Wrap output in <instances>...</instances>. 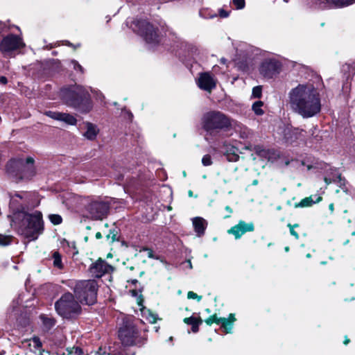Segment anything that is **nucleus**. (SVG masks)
<instances>
[{
    "label": "nucleus",
    "mask_w": 355,
    "mask_h": 355,
    "mask_svg": "<svg viewBox=\"0 0 355 355\" xmlns=\"http://www.w3.org/2000/svg\"><path fill=\"white\" fill-rule=\"evenodd\" d=\"M53 265L58 269H62L64 266L62 261V257L58 252H54L52 254Z\"/></svg>",
    "instance_id": "obj_24"
},
{
    "label": "nucleus",
    "mask_w": 355,
    "mask_h": 355,
    "mask_svg": "<svg viewBox=\"0 0 355 355\" xmlns=\"http://www.w3.org/2000/svg\"><path fill=\"white\" fill-rule=\"evenodd\" d=\"M61 121H63L66 123L68 125H76L77 123V119L76 117L68 113H63L62 116H61Z\"/></svg>",
    "instance_id": "obj_25"
},
{
    "label": "nucleus",
    "mask_w": 355,
    "mask_h": 355,
    "mask_svg": "<svg viewBox=\"0 0 355 355\" xmlns=\"http://www.w3.org/2000/svg\"><path fill=\"white\" fill-rule=\"evenodd\" d=\"M97 289L95 280H83L76 283L73 292L80 303L92 305L96 302Z\"/></svg>",
    "instance_id": "obj_6"
},
{
    "label": "nucleus",
    "mask_w": 355,
    "mask_h": 355,
    "mask_svg": "<svg viewBox=\"0 0 355 355\" xmlns=\"http://www.w3.org/2000/svg\"><path fill=\"white\" fill-rule=\"evenodd\" d=\"M291 109L303 118H311L321 110L320 94L312 84H299L288 93Z\"/></svg>",
    "instance_id": "obj_2"
},
{
    "label": "nucleus",
    "mask_w": 355,
    "mask_h": 355,
    "mask_svg": "<svg viewBox=\"0 0 355 355\" xmlns=\"http://www.w3.org/2000/svg\"><path fill=\"white\" fill-rule=\"evenodd\" d=\"M97 354H98V355H101L99 352H96V355H97Z\"/></svg>",
    "instance_id": "obj_64"
},
{
    "label": "nucleus",
    "mask_w": 355,
    "mask_h": 355,
    "mask_svg": "<svg viewBox=\"0 0 355 355\" xmlns=\"http://www.w3.org/2000/svg\"><path fill=\"white\" fill-rule=\"evenodd\" d=\"M51 222L54 225H59L62 223V217L58 214H51L49 216Z\"/></svg>",
    "instance_id": "obj_32"
},
{
    "label": "nucleus",
    "mask_w": 355,
    "mask_h": 355,
    "mask_svg": "<svg viewBox=\"0 0 355 355\" xmlns=\"http://www.w3.org/2000/svg\"><path fill=\"white\" fill-rule=\"evenodd\" d=\"M232 128H234L236 132H239L240 137L243 139L248 138L251 134L250 130L247 127L236 120H234V123Z\"/></svg>",
    "instance_id": "obj_20"
},
{
    "label": "nucleus",
    "mask_w": 355,
    "mask_h": 355,
    "mask_svg": "<svg viewBox=\"0 0 355 355\" xmlns=\"http://www.w3.org/2000/svg\"><path fill=\"white\" fill-rule=\"evenodd\" d=\"M322 200V197L318 196L315 200H314L312 196L306 197L302 199L298 204L295 205V207H310L313 204L320 202Z\"/></svg>",
    "instance_id": "obj_23"
},
{
    "label": "nucleus",
    "mask_w": 355,
    "mask_h": 355,
    "mask_svg": "<svg viewBox=\"0 0 355 355\" xmlns=\"http://www.w3.org/2000/svg\"><path fill=\"white\" fill-rule=\"evenodd\" d=\"M288 250H289V248H288V247H286V248H285V251H286V252H288Z\"/></svg>",
    "instance_id": "obj_57"
},
{
    "label": "nucleus",
    "mask_w": 355,
    "mask_h": 355,
    "mask_svg": "<svg viewBox=\"0 0 355 355\" xmlns=\"http://www.w3.org/2000/svg\"><path fill=\"white\" fill-rule=\"evenodd\" d=\"M144 251H146L148 252V257L149 258H151V259H157L155 255H154V252L153 251L151 250V249H149V248H144L143 249Z\"/></svg>",
    "instance_id": "obj_44"
},
{
    "label": "nucleus",
    "mask_w": 355,
    "mask_h": 355,
    "mask_svg": "<svg viewBox=\"0 0 355 355\" xmlns=\"http://www.w3.org/2000/svg\"><path fill=\"white\" fill-rule=\"evenodd\" d=\"M202 323V320H198V322L197 323H196L195 324H193L191 327L192 331L194 333L198 332L199 330V325H200Z\"/></svg>",
    "instance_id": "obj_42"
},
{
    "label": "nucleus",
    "mask_w": 355,
    "mask_h": 355,
    "mask_svg": "<svg viewBox=\"0 0 355 355\" xmlns=\"http://www.w3.org/2000/svg\"><path fill=\"white\" fill-rule=\"evenodd\" d=\"M60 97L65 103L81 113H87L92 108V103L88 91L80 85L63 87Z\"/></svg>",
    "instance_id": "obj_3"
},
{
    "label": "nucleus",
    "mask_w": 355,
    "mask_h": 355,
    "mask_svg": "<svg viewBox=\"0 0 355 355\" xmlns=\"http://www.w3.org/2000/svg\"><path fill=\"white\" fill-rule=\"evenodd\" d=\"M8 80L5 76H0V84L6 85Z\"/></svg>",
    "instance_id": "obj_47"
},
{
    "label": "nucleus",
    "mask_w": 355,
    "mask_h": 355,
    "mask_svg": "<svg viewBox=\"0 0 355 355\" xmlns=\"http://www.w3.org/2000/svg\"><path fill=\"white\" fill-rule=\"evenodd\" d=\"M206 311H207V312H208V313H209V312H210V311H209V309H206Z\"/></svg>",
    "instance_id": "obj_63"
},
{
    "label": "nucleus",
    "mask_w": 355,
    "mask_h": 355,
    "mask_svg": "<svg viewBox=\"0 0 355 355\" xmlns=\"http://www.w3.org/2000/svg\"><path fill=\"white\" fill-rule=\"evenodd\" d=\"M187 297L189 299H195L198 301H200L202 300V296L198 295L196 293H195L193 291H189L187 293Z\"/></svg>",
    "instance_id": "obj_38"
},
{
    "label": "nucleus",
    "mask_w": 355,
    "mask_h": 355,
    "mask_svg": "<svg viewBox=\"0 0 355 355\" xmlns=\"http://www.w3.org/2000/svg\"><path fill=\"white\" fill-rule=\"evenodd\" d=\"M96 236V238L97 239H101V238H102L101 233V232H97V233L96 234V236Z\"/></svg>",
    "instance_id": "obj_50"
},
{
    "label": "nucleus",
    "mask_w": 355,
    "mask_h": 355,
    "mask_svg": "<svg viewBox=\"0 0 355 355\" xmlns=\"http://www.w3.org/2000/svg\"><path fill=\"white\" fill-rule=\"evenodd\" d=\"M35 174L33 158L29 157L23 159V166L21 168L19 182L31 180Z\"/></svg>",
    "instance_id": "obj_15"
},
{
    "label": "nucleus",
    "mask_w": 355,
    "mask_h": 355,
    "mask_svg": "<svg viewBox=\"0 0 355 355\" xmlns=\"http://www.w3.org/2000/svg\"><path fill=\"white\" fill-rule=\"evenodd\" d=\"M288 227L290 228L291 234L295 237V239H299L298 234L294 230V226H292L291 224H288Z\"/></svg>",
    "instance_id": "obj_43"
},
{
    "label": "nucleus",
    "mask_w": 355,
    "mask_h": 355,
    "mask_svg": "<svg viewBox=\"0 0 355 355\" xmlns=\"http://www.w3.org/2000/svg\"><path fill=\"white\" fill-rule=\"evenodd\" d=\"M23 166V159H12L6 164V173L13 181L19 182L21 168Z\"/></svg>",
    "instance_id": "obj_13"
},
{
    "label": "nucleus",
    "mask_w": 355,
    "mask_h": 355,
    "mask_svg": "<svg viewBox=\"0 0 355 355\" xmlns=\"http://www.w3.org/2000/svg\"><path fill=\"white\" fill-rule=\"evenodd\" d=\"M329 208L331 210V211L332 212L334 211V205L333 204H330L329 206Z\"/></svg>",
    "instance_id": "obj_51"
},
{
    "label": "nucleus",
    "mask_w": 355,
    "mask_h": 355,
    "mask_svg": "<svg viewBox=\"0 0 355 355\" xmlns=\"http://www.w3.org/2000/svg\"><path fill=\"white\" fill-rule=\"evenodd\" d=\"M349 343V340L348 338H345V340L344 341V344L347 345Z\"/></svg>",
    "instance_id": "obj_52"
},
{
    "label": "nucleus",
    "mask_w": 355,
    "mask_h": 355,
    "mask_svg": "<svg viewBox=\"0 0 355 355\" xmlns=\"http://www.w3.org/2000/svg\"><path fill=\"white\" fill-rule=\"evenodd\" d=\"M231 147H234L231 145H226V149L225 153H232V150H231Z\"/></svg>",
    "instance_id": "obj_48"
},
{
    "label": "nucleus",
    "mask_w": 355,
    "mask_h": 355,
    "mask_svg": "<svg viewBox=\"0 0 355 355\" xmlns=\"http://www.w3.org/2000/svg\"><path fill=\"white\" fill-rule=\"evenodd\" d=\"M116 236H117V232L115 231V230H110V234L107 235V239L111 238L112 241H114L116 240Z\"/></svg>",
    "instance_id": "obj_41"
},
{
    "label": "nucleus",
    "mask_w": 355,
    "mask_h": 355,
    "mask_svg": "<svg viewBox=\"0 0 355 355\" xmlns=\"http://www.w3.org/2000/svg\"><path fill=\"white\" fill-rule=\"evenodd\" d=\"M128 114H129V116H130V118H132V113L128 112Z\"/></svg>",
    "instance_id": "obj_59"
},
{
    "label": "nucleus",
    "mask_w": 355,
    "mask_h": 355,
    "mask_svg": "<svg viewBox=\"0 0 355 355\" xmlns=\"http://www.w3.org/2000/svg\"><path fill=\"white\" fill-rule=\"evenodd\" d=\"M263 105V103L261 101H257L252 104V110L256 115L261 116L264 114V111L262 109Z\"/></svg>",
    "instance_id": "obj_26"
},
{
    "label": "nucleus",
    "mask_w": 355,
    "mask_h": 355,
    "mask_svg": "<svg viewBox=\"0 0 355 355\" xmlns=\"http://www.w3.org/2000/svg\"><path fill=\"white\" fill-rule=\"evenodd\" d=\"M41 319L42 320L43 324L46 329H51L55 324V320L52 318L41 315Z\"/></svg>",
    "instance_id": "obj_28"
},
{
    "label": "nucleus",
    "mask_w": 355,
    "mask_h": 355,
    "mask_svg": "<svg viewBox=\"0 0 355 355\" xmlns=\"http://www.w3.org/2000/svg\"><path fill=\"white\" fill-rule=\"evenodd\" d=\"M70 62L73 65V68L74 70L80 71L81 73H84L83 67L76 60H71Z\"/></svg>",
    "instance_id": "obj_37"
},
{
    "label": "nucleus",
    "mask_w": 355,
    "mask_h": 355,
    "mask_svg": "<svg viewBox=\"0 0 355 355\" xmlns=\"http://www.w3.org/2000/svg\"><path fill=\"white\" fill-rule=\"evenodd\" d=\"M86 128L87 130L84 133V136L89 139V140H94L96 137V135L98 134V130L96 127V125L87 122L86 123Z\"/></svg>",
    "instance_id": "obj_21"
},
{
    "label": "nucleus",
    "mask_w": 355,
    "mask_h": 355,
    "mask_svg": "<svg viewBox=\"0 0 355 355\" xmlns=\"http://www.w3.org/2000/svg\"><path fill=\"white\" fill-rule=\"evenodd\" d=\"M219 16L223 18L227 17L229 16V12L223 9L219 10Z\"/></svg>",
    "instance_id": "obj_45"
},
{
    "label": "nucleus",
    "mask_w": 355,
    "mask_h": 355,
    "mask_svg": "<svg viewBox=\"0 0 355 355\" xmlns=\"http://www.w3.org/2000/svg\"><path fill=\"white\" fill-rule=\"evenodd\" d=\"M268 160L270 162L279 161V164H283L284 166H288L290 164L289 159L282 157L279 153L276 151L270 153Z\"/></svg>",
    "instance_id": "obj_22"
},
{
    "label": "nucleus",
    "mask_w": 355,
    "mask_h": 355,
    "mask_svg": "<svg viewBox=\"0 0 355 355\" xmlns=\"http://www.w3.org/2000/svg\"><path fill=\"white\" fill-rule=\"evenodd\" d=\"M11 26L9 24V21H0V34L3 33H7L9 31Z\"/></svg>",
    "instance_id": "obj_31"
},
{
    "label": "nucleus",
    "mask_w": 355,
    "mask_h": 355,
    "mask_svg": "<svg viewBox=\"0 0 355 355\" xmlns=\"http://www.w3.org/2000/svg\"><path fill=\"white\" fill-rule=\"evenodd\" d=\"M32 341L34 344V346L37 348H40L42 346V342L38 337H33Z\"/></svg>",
    "instance_id": "obj_40"
},
{
    "label": "nucleus",
    "mask_w": 355,
    "mask_h": 355,
    "mask_svg": "<svg viewBox=\"0 0 355 355\" xmlns=\"http://www.w3.org/2000/svg\"><path fill=\"white\" fill-rule=\"evenodd\" d=\"M57 313L65 319L76 318L81 313V306L71 293L63 294L55 303Z\"/></svg>",
    "instance_id": "obj_5"
},
{
    "label": "nucleus",
    "mask_w": 355,
    "mask_h": 355,
    "mask_svg": "<svg viewBox=\"0 0 355 355\" xmlns=\"http://www.w3.org/2000/svg\"><path fill=\"white\" fill-rule=\"evenodd\" d=\"M220 62H221L222 63L225 64V62H226V60H225V58H221Z\"/></svg>",
    "instance_id": "obj_53"
},
{
    "label": "nucleus",
    "mask_w": 355,
    "mask_h": 355,
    "mask_svg": "<svg viewBox=\"0 0 355 355\" xmlns=\"http://www.w3.org/2000/svg\"><path fill=\"white\" fill-rule=\"evenodd\" d=\"M130 27L143 37L147 43L154 44L158 42L157 29L146 19H136L131 22Z\"/></svg>",
    "instance_id": "obj_8"
},
{
    "label": "nucleus",
    "mask_w": 355,
    "mask_h": 355,
    "mask_svg": "<svg viewBox=\"0 0 355 355\" xmlns=\"http://www.w3.org/2000/svg\"><path fill=\"white\" fill-rule=\"evenodd\" d=\"M232 153H225V155L229 162H237L239 159V155L237 153L238 149L235 147H231Z\"/></svg>",
    "instance_id": "obj_27"
},
{
    "label": "nucleus",
    "mask_w": 355,
    "mask_h": 355,
    "mask_svg": "<svg viewBox=\"0 0 355 355\" xmlns=\"http://www.w3.org/2000/svg\"><path fill=\"white\" fill-rule=\"evenodd\" d=\"M292 132L296 136V138H297V135L304 137L305 131L300 128H294L292 130Z\"/></svg>",
    "instance_id": "obj_39"
},
{
    "label": "nucleus",
    "mask_w": 355,
    "mask_h": 355,
    "mask_svg": "<svg viewBox=\"0 0 355 355\" xmlns=\"http://www.w3.org/2000/svg\"><path fill=\"white\" fill-rule=\"evenodd\" d=\"M254 230L253 223H245L240 220L239 223L227 230L228 234L234 235L236 239H240L244 234Z\"/></svg>",
    "instance_id": "obj_16"
},
{
    "label": "nucleus",
    "mask_w": 355,
    "mask_h": 355,
    "mask_svg": "<svg viewBox=\"0 0 355 355\" xmlns=\"http://www.w3.org/2000/svg\"><path fill=\"white\" fill-rule=\"evenodd\" d=\"M66 44L68 45V46H71L72 44L69 42H66Z\"/></svg>",
    "instance_id": "obj_55"
},
{
    "label": "nucleus",
    "mask_w": 355,
    "mask_h": 355,
    "mask_svg": "<svg viewBox=\"0 0 355 355\" xmlns=\"http://www.w3.org/2000/svg\"><path fill=\"white\" fill-rule=\"evenodd\" d=\"M132 282L133 284H136V283L137 282V279H134V280H132Z\"/></svg>",
    "instance_id": "obj_56"
},
{
    "label": "nucleus",
    "mask_w": 355,
    "mask_h": 355,
    "mask_svg": "<svg viewBox=\"0 0 355 355\" xmlns=\"http://www.w3.org/2000/svg\"><path fill=\"white\" fill-rule=\"evenodd\" d=\"M45 114L46 116H49L50 118L55 119V120H58V121H60L61 116H62V112H53V111H47V112H46Z\"/></svg>",
    "instance_id": "obj_30"
},
{
    "label": "nucleus",
    "mask_w": 355,
    "mask_h": 355,
    "mask_svg": "<svg viewBox=\"0 0 355 355\" xmlns=\"http://www.w3.org/2000/svg\"><path fill=\"white\" fill-rule=\"evenodd\" d=\"M324 182L327 184H329L332 182L336 183L340 187H342L345 184V180L342 178L341 174H340L336 170L334 171L332 177H325Z\"/></svg>",
    "instance_id": "obj_19"
},
{
    "label": "nucleus",
    "mask_w": 355,
    "mask_h": 355,
    "mask_svg": "<svg viewBox=\"0 0 355 355\" xmlns=\"http://www.w3.org/2000/svg\"><path fill=\"white\" fill-rule=\"evenodd\" d=\"M212 159L210 155H205L202 159V164L204 166H209L212 164Z\"/></svg>",
    "instance_id": "obj_34"
},
{
    "label": "nucleus",
    "mask_w": 355,
    "mask_h": 355,
    "mask_svg": "<svg viewBox=\"0 0 355 355\" xmlns=\"http://www.w3.org/2000/svg\"><path fill=\"white\" fill-rule=\"evenodd\" d=\"M234 120L220 111H209L201 119V125L207 135L215 136L221 130L232 128Z\"/></svg>",
    "instance_id": "obj_4"
},
{
    "label": "nucleus",
    "mask_w": 355,
    "mask_h": 355,
    "mask_svg": "<svg viewBox=\"0 0 355 355\" xmlns=\"http://www.w3.org/2000/svg\"><path fill=\"white\" fill-rule=\"evenodd\" d=\"M148 320L150 322L154 323L157 320V316L154 314H150Z\"/></svg>",
    "instance_id": "obj_46"
},
{
    "label": "nucleus",
    "mask_w": 355,
    "mask_h": 355,
    "mask_svg": "<svg viewBox=\"0 0 355 355\" xmlns=\"http://www.w3.org/2000/svg\"><path fill=\"white\" fill-rule=\"evenodd\" d=\"M24 46V44L21 37L13 34H10L4 37L0 42V51L4 55H8Z\"/></svg>",
    "instance_id": "obj_10"
},
{
    "label": "nucleus",
    "mask_w": 355,
    "mask_h": 355,
    "mask_svg": "<svg viewBox=\"0 0 355 355\" xmlns=\"http://www.w3.org/2000/svg\"><path fill=\"white\" fill-rule=\"evenodd\" d=\"M194 230L198 236H201L205 234L207 225V221L201 217H196L192 220Z\"/></svg>",
    "instance_id": "obj_18"
},
{
    "label": "nucleus",
    "mask_w": 355,
    "mask_h": 355,
    "mask_svg": "<svg viewBox=\"0 0 355 355\" xmlns=\"http://www.w3.org/2000/svg\"><path fill=\"white\" fill-rule=\"evenodd\" d=\"M225 210L227 211H228L230 214L232 213V209H231V207L230 206H226L225 207Z\"/></svg>",
    "instance_id": "obj_49"
},
{
    "label": "nucleus",
    "mask_w": 355,
    "mask_h": 355,
    "mask_svg": "<svg viewBox=\"0 0 355 355\" xmlns=\"http://www.w3.org/2000/svg\"><path fill=\"white\" fill-rule=\"evenodd\" d=\"M12 241V237L10 236L0 234V245L6 246L10 245Z\"/></svg>",
    "instance_id": "obj_29"
},
{
    "label": "nucleus",
    "mask_w": 355,
    "mask_h": 355,
    "mask_svg": "<svg viewBox=\"0 0 355 355\" xmlns=\"http://www.w3.org/2000/svg\"><path fill=\"white\" fill-rule=\"evenodd\" d=\"M188 262H189V268H192V265H191V261H189Z\"/></svg>",
    "instance_id": "obj_54"
},
{
    "label": "nucleus",
    "mask_w": 355,
    "mask_h": 355,
    "mask_svg": "<svg viewBox=\"0 0 355 355\" xmlns=\"http://www.w3.org/2000/svg\"><path fill=\"white\" fill-rule=\"evenodd\" d=\"M189 196H192V191H190L189 192Z\"/></svg>",
    "instance_id": "obj_61"
},
{
    "label": "nucleus",
    "mask_w": 355,
    "mask_h": 355,
    "mask_svg": "<svg viewBox=\"0 0 355 355\" xmlns=\"http://www.w3.org/2000/svg\"><path fill=\"white\" fill-rule=\"evenodd\" d=\"M119 338L125 346H139L144 345L146 338L139 335L135 326L130 322H124L119 330Z\"/></svg>",
    "instance_id": "obj_7"
},
{
    "label": "nucleus",
    "mask_w": 355,
    "mask_h": 355,
    "mask_svg": "<svg viewBox=\"0 0 355 355\" xmlns=\"http://www.w3.org/2000/svg\"><path fill=\"white\" fill-rule=\"evenodd\" d=\"M202 320L200 318H195V317L191 316L189 318H185L183 320V321L187 324H190V325L193 326V324L197 323L198 322V320Z\"/></svg>",
    "instance_id": "obj_33"
},
{
    "label": "nucleus",
    "mask_w": 355,
    "mask_h": 355,
    "mask_svg": "<svg viewBox=\"0 0 355 355\" xmlns=\"http://www.w3.org/2000/svg\"><path fill=\"white\" fill-rule=\"evenodd\" d=\"M232 3L238 10L244 8L245 6V0H232Z\"/></svg>",
    "instance_id": "obj_36"
},
{
    "label": "nucleus",
    "mask_w": 355,
    "mask_h": 355,
    "mask_svg": "<svg viewBox=\"0 0 355 355\" xmlns=\"http://www.w3.org/2000/svg\"><path fill=\"white\" fill-rule=\"evenodd\" d=\"M87 209L93 219L102 220L110 209V204L104 201L94 200L87 207Z\"/></svg>",
    "instance_id": "obj_11"
},
{
    "label": "nucleus",
    "mask_w": 355,
    "mask_h": 355,
    "mask_svg": "<svg viewBox=\"0 0 355 355\" xmlns=\"http://www.w3.org/2000/svg\"><path fill=\"white\" fill-rule=\"evenodd\" d=\"M235 320L234 314L231 313L228 318H218L216 315H214L205 320V323L208 325H211L215 322L218 324H220L221 327L224 329L225 332L228 334L231 333L233 327V322Z\"/></svg>",
    "instance_id": "obj_12"
},
{
    "label": "nucleus",
    "mask_w": 355,
    "mask_h": 355,
    "mask_svg": "<svg viewBox=\"0 0 355 355\" xmlns=\"http://www.w3.org/2000/svg\"><path fill=\"white\" fill-rule=\"evenodd\" d=\"M112 270L113 268L101 259L92 263L89 268V271L92 276L98 278L101 277L106 273L110 272Z\"/></svg>",
    "instance_id": "obj_17"
},
{
    "label": "nucleus",
    "mask_w": 355,
    "mask_h": 355,
    "mask_svg": "<svg viewBox=\"0 0 355 355\" xmlns=\"http://www.w3.org/2000/svg\"><path fill=\"white\" fill-rule=\"evenodd\" d=\"M262 94L261 86H256L252 89V96L254 98H260Z\"/></svg>",
    "instance_id": "obj_35"
},
{
    "label": "nucleus",
    "mask_w": 355,
    "mask_h": 355,
    "mask_svg": "<svg viewBox=\"0 0 355 355\" xmlns=\"http://www.w3.org/2000/svg\"><path fill=\"white\" fill-rule=\"evenodd\" d=\"M197 85L201 89L210 93L216 87V80L210 73H200L197 80Z\"/></svg>",
    "instance_id": "obj_14"
},
{
    "label": "nucleus",
    "mask_w": 355,
    "mask_h": 355,
    "mask_svg": "<svg viewBox=\"0 0 355 355\" xmlns=\"http://www.w3.org/2000/svg\"><path fill=\"white\" fill-rule=\"evenodd\" d=\"M306 257H307V258H310V257H311V254H310L309 253V254H306Z\"/></svg>",
    "instance_id": "obj_58"
},
{
    "label": "nucleus",
    "mask_w": 355,
    "mask_h": 355,
    "mask_svg": "<svg viewBox=\"0 0 355 355\" xmlns=\"http://www.w3.org/2000/svg\"><path fill=\"white\" fill-rule=\"evenodd\" d=\"M293 226H294V227H298V225L297 224H295Z\"/></svg>",
    "instance_id": "obj_62"
},
{
    "label": "nucleus",
    "mask_w": 355,
    "mask_h": 355,
    "mask_svg": "<svg viewBox=\"0 0 355 355\" xmlns=\"http://www.w3.org/2000/svg\"><path fill=\"white\" fill-rule=\"evenodd\" d=\"M282 63L275 58L265 59L259 67L260 73L266 78H272L279 73L282 69Z\"/></svg>",
    "instance_id": "obj_9"
},
{
    "label": "nucleus",
    "mask_w": 355,
    "mask_h": 355,
    "mask_svg": "<svg viewBox=\"0 0 355 355\" xmlns=\"http://www.w3.org/2000/svg\"><path fill=\"white\" fill-rule=\"evenodd\" d=\"M253 184H257V180H254V181L253 182Z\"/></svg>",
    "instance_id": "obj_60"
},
{
    "label": "nucleus",
    "mask_w": 355,
    "mask_h": 355,
    "mask_svg": "<svg viewBox=\"0 0 355 355\" xmlns=\"http://www.w3.org/2000/svg\"><path fill=\"white\" fill-rule=\"evenodd\" d=\"M9 208L11 214V225L17 232L31 240L37 239L43 231V220L42 213L35 211L32 214L25 211V209L33 208L37 205L35 202V195L31 191H15L9 193Z\"/></svg>",
    "instance_id": "obj_1"
}]
</instances>
